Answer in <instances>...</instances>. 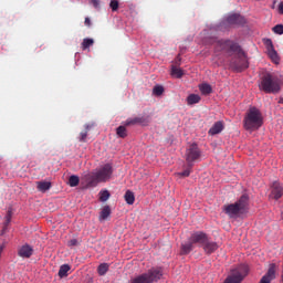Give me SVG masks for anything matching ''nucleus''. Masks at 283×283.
Listing matches in <instances>:
<instances>
[{
  "mask_svg": "<svg viewBox=\"0 0 283 283\" xmlns=\"http://www.w3.org/2000/svg\"><path fill=\"white\" fill-rule=\"evenodd\" d=\"M275 272H276V264L271 263L266 274H264L260 283H271V281L275 279Z\"/></svg>",
  "mask_w": 283,
  "mask_h": 283,
  "instance_id": "obj_15",
  "label": "nucleus"
},
{
  "mask_svg": "<svg viewBox=\"0 0 283 283\" xmlns=\"http://www.w3.org/2000/svg\"><path fill=\"white\" fill-rule=\"evenodd\" d=\"M108 270H109L108 263H101L98 266V274L103 276L108 272Z\"/></svg>",
  "mask_w": 283,
  "mask_h": 283,
  "instance_id": "obj_30",
  "label": "nucleus"
},
{
  "mask_svg": "<svg viewBox=\"0 0 283 283\" xmlns=\"http://www.w3.org/2000/svg\"><path fill=\"white\" fill-rule=\"evenodd\" d=\"M114 174V168L111 163H106L105 165L97 170V172H91L86 176V181L88 187H96L99 182L108 181Z\"/></svg>",
  "mask_w": 283,
  "mask_h": 283,
  "instance_id": "obj_2",
  "label": "nucleus"
},
{
  "mask_svg": "<svg viewBox=\"0 0 283 283\" xmlns=\"http://www.w3.org/2000/svg\"><path fill=\"white\" fill-rule=\"evenodd\" d=\"M200 91H201V94L209 95V94L212 93V87L209 84H201L200 85Z\"/></svg>",
  "mask_w": 283,
  "mask_h": 283,
  "instance_id": "obj_28",
  "label": "nucleus"
},
{
  "mask_svg": "<svg viewBox=\"0 0 283 283\" xmlns=\"http://www.w3.org/2000/svg\"><path fill=\"white\" fill-rule=\"evenodd\" d=\"M191 168H190V166H189V168H187V170H184L182 172H179V176H181V177H189L190 176V174H191V170H190Z\"/></svg>",
  "mask_w": 283,
  "mask_h": 283,
  "instance_id": "obj_37",
  "label": "nucleus"
},
{
  "mask_svg": "<svg viewBox=\"0 0 283 283\" xmlns=\"http://www.w3.org/2000/svg\"><path fill=\"white\" fill-rule=\"evenodd\" d=\"M34 253V249L30 244H23L18 249V256L30 259Z\"/></svg>",
  "mask_w": 283,
  "mask_h": 283,
  "instance_id": "obj_12",
  "label": "nucleus"
},
{
  "mask_svg": "<svg viewBox=\"0 0 283 283\" xmlns=\"http://www.w3.org/2000/svg\"><path fill=\"white\" fill-rule=\"evenodd\" d=\"M35 184H36V189L40 192H46L52 188V182L50 181H36Z\"/></svg>",
  "mask_w": 283,
  "mask_h": 283,
  "instance_id": "obj_19",
  "label": "nucleus"
},
{
  "mask_svg": "<svg viewBox=\"0 0 283 283\" xmlns=\"http://www.w3.org/2000/svg\"><path fill=\"white\" fill-rule=\"evenodd\" d=\"M249 273L250 268L248 264H239L237 268L231 270L223 283H242Z\"/></svg>",
  "mask_w": 283,
  "mask_h": 283,
  "instance_id": "obj_7",
  "label": "nucleus"
},
{
  "mask_svg": "<svg viewBox=\"0 0 283 283\" xmlns=\"http://www.w3.org/2000/svg\"><path fill=\"white\" fill-rule=\"evenodd\" d=\"M112 213V209L109 206H105L102 211H101V214H99V220L103 221V220H107V218L111 216Z\"/></svg>",
  "mask_w": 283,
  "mask_h": 283,
  "instance_id": "obj_23",
  "label": "nucleus"
},
{
  "mask_svg": "<svg viewBox=\"0 0 283 283\" xmlns=\"http://www.w3.org/2000/svg\"><path fill=\"white\" fill-rule=\"evenodd\" d=\"M195 243L191 241V238L185 243L181 244V255H188L189 253L192 252L195 249Z\"/></svg>",
  "mask_w": 283,
  "mask_h": 283,
  "instance_id": "obj_18",
  "label": "nucleus"
},
{
  "mask_svg": "<svg viewBox=\"0 0 283 283\" xmlns=\"http://www.w3.org/2000/svg\"><path fill=\"white\" fill-rule=\"evenodd\" d=\"M91 128H92L91 124H86L85 125V129L82 130L80 133V136H78V142L80 143H84L85 144L87 142V136H88V132L91 130Z\"/></svg>",
  "mask_w": 283,
  "mask_h": 283,
  "instance_id": "obj_20",
  "label": "nucleus"
},
{
  "mask_svg": "<svg viewBox=\"0 0 283 283\" xmlns=\"http://www.w3.org/2000/svg\"><path fill=\"white\" fill-rule=\"evenodd\" d=\"M71 270L69 264H62L60 270H59V276L61 279L67 277V272Z\"/></svg>",
  "mask_w": 283,
  "mask_h": 283,
  "instance_id": "obj_25",
  "label": "nucleus"
},
{
  "mask_svg": "<svg viewBox=\"0 0 283 283\" xmlns=\"http://www.w3.org/2000/svg\"><path fill=\"white\" fill-rule=\"evenodd\" d=\"M201 156V151L197 144H191L186 151V160L188 166L192 168V164L196 163Z\"/></svg>",
  "mask_w": 283,
  "mask_h": 283,
  "instance_id": "obj_8",
  "label": "nucleus"
},
{
  "mask_svg": "<svg viewBox=\"0 0 283 283\" xmlns=\"http://www.w3.org/2000/svg\"><path fill=\"white\" fill-rule=\"evenodd\" d=\"M259 88L268 94H276L281 91V77L276 73H265Z\"/></svg>",
  "mask_w": 283,
  "mask_h": 283,
  "instance_id": "obj_5",
  "label": "nucleus"
},
{
  "mask_svg": "<svg viewBox=\"0 0 283 283\" xmlns=\"http://www.w3.org/2000/svg\"><path fill=\"white\" fill-rule=\"evenodd\" d=\"M148 123L147 118L145 117H133L125 120V127H130L134 125H146Z\"/></svg>",
  "mask_w": 283,
  "mask_h": 283,
  "instance_id": "obj_16",
  "label": "nucleus"
},
{
  "mask_svg": "<svg viewBox=\"0 0 283 283\" xmlns=\"http://www.w3.org/2000/svg\"><path fill=\"white\" fill-rule=\"evenodd\" d=\"M193 244H199L201 248L207 243L209 235L206 232L197 231L190 237Z\"/></svg>",
  "mask_w": 283,
  "mask_h": 283,
  "instance_id": "obj_9",
  "label": "nucleus"
},
{
  "mask_svg": "<svg viewBox=\"0 0 283 283\" xmlns=\"http://www.w3.org/2000/svg\"><path fill=\"white\" fill-rule=\"evenodd\" d=\"M80 184V178L77 177V175H71L70 179H69V185L70 187H76Z\"/></svg>",
  "mask_w": 283,
  "mask_h": 283,
  "instance_id": "obj_29",
  "label": "nucleus"
},
{
  "mask_svg": "<svg viewBox=\"0 0 283 283\" xmlns=\"http://www.w3.org/2000/svg\"><path fill=\"white\" fill-rule=\"evenodd\" d=\"M283 196V187L280 182L275 181L271 186L270 199L279 200Z\"/></svg>",
  "mask_w": 283,
  "mask_h": 283,
  "instance_id": "obj_11",
  "label": "nucleus"
},
{
  "mask_svg": "<svg viewBox=\"0 0 283 283\" xmlns=\"http://www.w3.org/2000/svg\"><path fill=\"white\" fill-rule=\"evenodd\" d=\"M224 129V125L222 122H216L211 128H210V132H208V134H210V136H216V135H219L223 132Z\"/></svg>",
  "mask_w": 283,
  "mask_h": 283,
  "instance_id": "obj_17",
  "label": "nucleus"
},
{
  "mask_svg": "<svg viewBox=\"0 0 283 283\" xmlns=\"http://www.w3.org/2000/svg\"><path fill=\"white\" fill-rule=\"evenodd\" d=\"M282 283H283V272H282Z\"/></svg>",
  "mask_w": 283,
  "mask_h": 283,
  "instance_id": "obj_45",
  "label": "nucleus"
},
{
  "mask_svg": "<svg viewBox=\"0 0 283 283\" xmlns=\"http://www.w3.org/2000/svg\"><path fill=\"white\" fill-rule=\"evenodd\" d=\"M116 135L119 137V138H126L127 137V129L125 126H118L116 128Z\"/></svg>",
  "mask_w": 283,
  "mask_h": 283,
  "instance_id": "obj_27",
  "label": "nucleus"
},
{
  "mask_svg": "<svg viewBox=\"0 0 283 283\" xmlns=\"http://www.w3.org/2000/svg\"><path fill=\"white\" fill-rule=\"evenodd\" d=\"M279 103H280V104H283V97L280 98Z\"/></svg>",
  "mask_w": 283,
  "mask_h": 283,
  "instance_id": "obj_44",
  "label": "nucleus"
},
{
  "mask_svg": "<svg viewBox=\"0 0 283 283\" xmlns=\"http://www.w3.org/2000/svg\"><path fill=\"white\" fill-rule=\"evenodd\" d=\"M180 62H181V57L178 54L177 57L175 59V64H172V66H180Z\"/></svg>",
  "mask_w": 283,
  "mask_h": 283,
  "instance_id": "obj_38",
  "label": "nucleus"
},
{
  "mask_svg": "<svg viewBox=\"0 0 283 283\" xmlns=\"http://www.w3.org/2000/svg\"><path fill=\"white\" fill-rule=\"evenodd\" d=\"M163 93H164V87L160 85L155 86L153 90V94L156 96H160L163 95Z\"/></svg>",
  "mask_w": 283,
  "mask_h": 283,
  "instance_id": "obj_32",
  "label": "nucleus"
},
{
  "mask_svg": "<svg viewBox=\"0 0 283 283\" xmlns=\"http://www.w3.org/2000/svg\"><path fill=\"white\" fill-rule=\"evenodd\" d=\"M7 229H8V226L4 224L2 233H1L2 235L7 232Z\"/></svg>",
  "mask_w": 283,
  "mask_h": 283,
  "instance_id": "obj_43",
  "label": "nucleus"
},
{
  "mask_svg": "<svg viewBox=\"0 0 283 283\" xmlns=\"http://www.w3.org/2000/svg\"><path fill=\"white\" fill-rule=\"evenodd\" d=\"M201 101V97L197 94H191L187 98L188 105L198 104Z\"/></svg>",
  "mask_w": 283,
  "mask_h": 283,
  "instance_id": "obj_26",
  "label": "nucleus"
},
{
  "mask_svg": "<svg viewBox=\"0 0 283 283\" xmlns=\"http://www.w3.org/2000/svg\"><path fill=\"white\" fill-rule=\"evenodd\" d=\"M265 45H266V51H268V55L269 57L274 62V63H277L280 57H279V54L276 52V50L274 49L273 46V43L270 39H268L265 41Z\"/></svg>",
  "mask_w": 283,
  "mask_h": 283,
  "instance_id": "obj_14",
  "label": "nucleus"
},
{
  "mask_svg": "<svg viewBox=\"0 0 283 283\" xmlns=\"http://www.w3.org/2000/svg\"><path fill=\"white\" fill-rule=\"evenodd\" d=\"M226 23H228V25H245L247 20L243 15L233 13L227 17Z\"/></svg>",
  "mask_w": 283,
  "mask_h": 283,
  "instance_id": "obj_10",
  "label": "nucleus"
},
{
  "mask_svg": "<svg viewBox=\"0 0 283 283\" xmlns=\"http://www.w3.org/2000/svg\"><path fill=\"white\" fill-rule=\"evenodd\" d=\"M279 10H280V12L283 14V1L280 3Z\"/></svg>",
  "mask_w": 283,
  "mask_h": 283,
  "instance_id": "obj_42",
  "label": "nucleus"
},
{
  "mask_svg": "<svg viewBox=\"0 0 283 283\" xmlns=\"http://www.w3.org/2000/svg\"><path fill=\"white\" fill-rule=\"evenodd\" d=\"M214 50L217 52L223 51L227 54H235V56L230 61V67L235 72H243L249 69L247 54L239 43L231 40H218L214 42Z\"/></svg>",
  "mask_w": 283,
  "mask_h": 283,
  "instance_id": "obj_1",
  "label": "nucleus"
},
{
  "mask_svg": "<svg viewBox=\"0 0 283 283\" xmlns=\"http://www.w3.org/2000/svg\"><path fill=\"white\" fill-rule=\"evenodd\" d=\"M263 125V116L258 107H250L244 116L243 126L248 132L259 130Z\"/></svg>",
  "mask_w": 283,
  "mask_h": 283,
  "instance_id": "obj_4",
  "label": "nucleus"
},
{
  "mask_svg": "<svg viewBox=\"0 0 283 283\" xmlns=\"http://www.w3.org/2000/svg\"><path fill=\"white\" fill-rule=\"evenodd\" d=\"M249 200H250L249 196L243 195L240 197V199L237 202L223 206L222 210L230 218H233V219L240 218L242 214L247 213L249 209Z\"/></svg>",
  "mask_w": 283,
  "mask_h": 283,
  "instance_id": "obj_3",
  "label": "nucleus"
},
{
  "mask_svg": "<svg viewBox=\"0 0 283 283\" xmlns=\"http://www.w3.org/2000/svg\"><path fill=\"white\" fill-rule=\"evenodd\" d=\"M171 75L176 78H181L185 75V71L177 65H171Z\"/></svg>",
  "mask_w": 283,
  "mask_h": 283,
  "instance_id": "obj_21",
  "label": "nucleus"
},
{
  "mask_svg": "<svg viewBox=\"0 0 283 283\" xmlns=\"http://www.w3.org/2000/svg\"><path fill=\"white\" fill-rule=\"evenodd\" d=\"M4 249H6V244H0V258H1V254H2Z\"/></svg>",
  "mask_w": 283,
  "mask_h": 283,
  "instance_id": "obj_41",
  "label": "nucleus"
},
{
  "mask_svg": "<svg viewBox=\"0 0 283 283\" xmlns=\"http://www.w3.org/2000/svg\"><path fill=\"white\" fill-rule=\"evenodd\" d=\"M85 27L86 28H91V25H92V21H91V19L87 17V18H85Z\"/></svg>",
  "mask_w": 283,
  "mask_h": 283,
  "instance_id": "obj_39",
  "label": "nucleus"
},
{
  "mask_svg": "<svg viewBox=\"0 0 283 283\" xmlns=\"http://www.w3.org/2000/svg\"><path fill=\"white\" fill-rule=\"evenodd\" d=\"M119 8V2L117 0H111V9H113V11H117Z\"/></svg>",
  "mask_w": 283,
  "mask_h": 283,
  "instance_id": "obj_34",
  "label": "nucleus"
},
{
  "mask_svg": "<svg viewBox=\"0 0 283 283\" xmlns=\"http://www.w3.org/2000/svg\"><path fill=\"white\" fill-rule=\"evenodd\" d=\"M160 279H163V268H150L149 271L130 280V283H156Z\"/></svg>",
  "mask_w": 283,
  "mask_h": 283,
  "instance_id": "obj_6",
  "label": "nucleus"
},
{
  "mask_svg": "<svg viewBox=\"0 0 283 283\" xmlns=\"http://www.w3.org/2000/svg\"><path fill=\"white\" fill-rule=\"evenodd\" d=\"M201 249H203V253L211 255L219 249V245L217 242L211 241L210 238H208Z\"/></svg>",
  "mask_w": 283,
  "mask_h": 283,
  "instance_id": "obj_13",
  "label": "nucleus"
},
{
  "mask_svg": "<svg viewBox=\"0 0 283 283\" xmlns=\"http://www.w3.org/2000/svg\"><path fill=\"white\" fill-rule=\"evenodd\" d=\"M124 199L127 205H134L136 200L135 193L130 190H127L124 195Z\"/></svg>",
  "mask_w": 283,
  "mask_h": 283,
  "instance_id": "obj_22",
  "label": "nucleus"
},
{
  "mask_svg": "<svg viewBox=\"0 0 283 283\" xmlns=\"http://www.w3.org/2000/svg\"><path fill=\"white\" fill-rule=\"evenodd\" d=\"M99 2H101V0H91V3H92L95 8H98V7H99Z\"/></svg>",
  "mask_w": 283,
  "mask_h": 283,
  "instance_id": "obj_40",
  "label": "nucleus"
},
{
  "mask_svg": "<svg viewBox=\"0 0 283 283\" xmlns=\"http://www.w3.org/2000/svg\"><path fill=\"white\" fill-rule=\"evenodd\" d=\"M11 219H12V212L8 211V214L6 216V223H4L6 227H8V224H10Z\"/></svg>",
  "mask_w": 283,
  "mask_h": 283,
  "instance_id": "obj_36",
  "label": "nucleus"
},
{
  "mask_svg": "<svg viewBox=\"0 0 283 283\" xmlns=\"http://www.w3.org/2000/svg\"><path fill=\"white\" fill-rule=\"evenodd\" d=\"M273 32L277 35H283V24H277L273 28Z\"/></svg>",
  "mask_w": 283,
  "mask_h": 283,
  "instance_id": "obj_33",
  "label": "nucleus"
},
{
  "mask_svg": "<svg viewBox=\"0 0 283 283\" xmlns=\"http://www.w3.org/2000/svg\"><path fill=\"white\" fill-rule=\"evenodd\" d=\"M93 45H94V40L91 38H85L81 44V48L83 51H86Z\"/></svg>",
  "mask_w": 283,
  "mask_h": 283,
  "instance_id": "obj_24",
  "label": "nucleus"
},
{
  "mask_svg": "<svg viewBox=\"0 0 283 283\" xmlns=\"http://www.w3.org/2000/svg\"><path fill=\"white\" fill-rule=\"evenodd\" d=\"M80 244V242L77 241V239H71L69 242H67V245L70 248L72 247H77Z\"/></svg>",
  "mask_w": 283,
  "mask_h": 283,
  "instance_id": "obj_35",
  "label": "nucleus"
},
{
  "mask_svg": "<svg viewBox=\"0 0 283 283\" xmlns=\"http://www.w3.org/2000/svg\"><path fill=\"white\" fill-rule=\"evenodd\" d=\"M99 195H101L99 200L103 201V202L107 201L111 197V193L107 190L101 191Z\"/></svg>",
  "mask_w": 283,
  "mask_h": 283,
  "instance_id": "obj_31",
  "label": "nucleus"
}]
</instances>
